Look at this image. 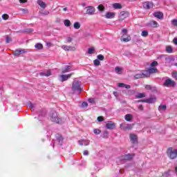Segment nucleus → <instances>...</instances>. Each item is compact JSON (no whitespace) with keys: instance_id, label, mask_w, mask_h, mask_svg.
Listing matches in <instances>:
<instances>
[{"instance_id":"nucleus-18","label":"nucleus","mask_w":177,"mask_h":177,"mask_svg":"<svg viewBox=\"0 0 177 177\" xmlns=\"http://www.w3.org/2000/svg\"><path fill=\"white\" fill-rule=\"evenodd\" d=\"M154 17H156L157 19H160V20L164 19V14L161 12H156L153 13Z\"/></svg>"},{"instance_id":"nucleus-62","label":"nucleus","mask_w":177,"mask_h":177,"mask_svg":"<svg viewBox=\"0 0 177 177\" xmlns=\"http://www.w3.org/2000/svg\"><path fill=\"white\" fill-rule=\"evenodd\" d=\"M116 93H117L114 92V93H113V95H115V94H116Z\"/></svg>"},{"instance_id":"nucleus-3","label":"nucleus","mask_w":177,"mask_h":177,"mask_svg":"<svg viewBox=\"0 0 177 177\" xmlns=\"http://www.w3.org/2000/svg\"><path fill=\"white\" fill-rule=\"evenodd\" d=\"M163 85L167 88H175L176 86V82L169 78L165 81Z\"/></svg>"},{"instance_id":"nucleus-30","label":"nucleus","mask_w":177,"mask_h":177,"mask_svg":"<svg viewBox=\"0 0 177 177\" xmlns=\"http://www.w3.org/2000/svg\"><path fill=\"white\" fill-rule=\"evenodd\" d=\"M57 142H59V145L60 146H62L63 145V136H59L57 138Z\"/></svg>"},{"instance_id":"nucleus-35","label":"nucleus","mask_w":177,"mask_h":177,"mask_svg":"<svg viewBox=\"0 0 177 177\" xmlns=\"http://www.w3.org/2000/svg\"><path fill=\"white\" fill-rule=\"evenodd\" d=\"M95 52V47H91L90 48L88 49L87 53L88 55H92Z\"/></svg>"},{"instance_id":"nucleus-43","label":"nucleus","mask_w":177,"mask_h":177,"mask_svg":"<svg viewBox=\"0 0 177 177\" xmlns=\"http://www.w3.org/2000/svg\"><path fill=\"white\" fill-rule=\"evenodd\" d=\"M158 66V62H157V61H153L151 64V67L154 68L156 66Z\"/></svg>"},{"instance_id":"nucleus-28","label":"nucleus","mask_w":177,"mask_h":177,"mask_svg":"<svg viewBox=\"0 0 177 177\" xmlns=\"http://www.w3.org/2000/svg\"><path fill=\"white\" fill-rule=\"evenodd\" d=\"M35 48L36 49H38L39 50H41L44 49V45H42V44H41V43H38L35 45Z\"/></svg>"},{"instance_id":"nucleus-16","label":"nucleus","mask_w":177,"mask_h":177,"mask_svg":"<svg viewBox=\"0 0 177 177\" xmlns=\"http://www.w3.org/2000/svg\"><path fill=\"white\" fill-rule=\"evenodd\" d=\"M135 80H139L140 78H147V75L144 73H137L134 75Z\"/></svg>"},{"instance_id":"nucleus-46","label":"nucleus","mask_w":177,"mask_h":177,"mask_svg":"<svg viewBox=\"0 0 177 177\" xmlns=\"http://www.w3.org/2000/svg\"><path fill=\"white\" fill-rule=\"evenodd\" d=\"M2 19H3V20H8V19H9V15H8V14H3V15H2Z\"/></svg>"},{"instance_id":"nucleus-10","label":"nucleus","mask_w":177,"mask_h":177,"mask_svg":"<svg viewBox=\"0 0 177 177\" xmlns=\"http://www.w3.org/2000/svg\"><path fill=\"white\" fill-rule=\"evenodd\" d=\"M153 6H154V4H153V3L150 1H146L143 3L144 9H147V10H149V9H151Z\"/></svg>"},{"instance_id":"nucleus-26","label":"nucleus","mask_w":177,"mask_h":177,"mask_svg":"<svg viewBox=\"0 0 177 177\" xmlns=\"http://www.w3.org/2000/svg\"><path fill=\"white\" fill-rule=\"evenodd\" d=\"M149 26L153 27V28H157L158 27V23H157L156 21H151L149 22Z\"/></svg>"},{"instance_id":"nucleus-58","label":"nucleus","mask_w":177,"mask_h":177,"mask_svg":"<svg viewBox=\"0 0 177 177\" xmlns=\"http://www.w3.org/2000/svg\"><path fill=\"white\" fill-rule=\"evenodd\" d=\"M32 31H33V30L31 29V28H29V29H27V30H26V32H32Z\"/></svg>"},{"instance_id":"nucleus-60","label":"nucleus","mask_w":177,"mask_h":177,"mask_svg":"<svg viewBox=\"0 0 177 177\" xmlns=\"http://www.w3.org/2000/svg\"><path fill=\"white\" fill-rule=\"evenodd\" d=\"M174 66H175L176 67H177V63H174Z\"/></svg>"},{"instance_id":"nucleus-47","label":"nucleus","mask_w":177,"mask_h":177,"mask_svg":"<svg viewBox=\"0 0 177 177\" xmlns=\"http://www.w3.org/2000/svg\"><path fill=\"white\" fill-rule=\"evenodd\" d=\"M72 41H73V38L67 37L65 41V44H70V42H72Z\"/></svg>"},{"instance_id":"nucleus-41","label":"nucleus","mask_w":177,"mask_h":177,"mask_svg":"<svg viewBox=\"0 0 177 177\" xmlns=\"http://www.w3.org/2000/svg\"><path fill=\"white\" fill-rule=\"evenodd\" d=\"M102 131H100V129H93V133L95 134V135H100V133H101Z\"/></svg>"},{"instance_id":"nucleus-38","label":"nucleus","mask_w":177,"mask_h":177,"mask_svg":"<svg viewBox=\"0 0 177 177\" xmlns=\"http://www.w3.org/2000/svg\"><path fill=\"white\" fill-rule=\"evenodd\" d=\"M159 111H161V110H167V105H160L158 107Z\"/></svg>"},{"instance_id":"nucleus-11","label":"nucleus","mask_w":177,"mask_h":177,"mask_svg":"<svg viewBox=\"0 0 177 177\" xmlns=\"http://www.w3.org/2000/svg\"><path fill=\"white\" fill-rule=\"evenodd\" d=\"M129 138L132 143H133V144L138 143V135L134 134V133H131L129 135Z\"/></svg>"},{"instance_id":"nucleus-17","label":"nucleus","mask_w":177,"mask_h":177,"mask_svg":"<svg viewBox=\"0 0 177 177\" xmlns=\"http://www.w3.org/2000/svg\"><path fill=\"white\" fill-rule=\"evenodd\" d=\"M120 128L122 131H131L133 127L132 124H127V126H124V124H120Z\"/></svg>"},{"instance_id":"nucleus-59","label":"nucleus","mask_w":177,"mask_h":177,"mask_svg":"<svg viewBox=\"0 0 177 177\" xmlns=\"http://www.w3.org/2000/svg\"><path fill=\"white\" fill-rule=\"evenodd\" d=\"M21 3H26L27 2V0H19Z\"/></svg>"},{"instance_id":"nucleus-48","label":"nucleus","mask_w":177,"mask_h":177,"mask_svg":"<svg viewBox=\"0 0 177 177\" xmlns=\"http://www.w3.org/2000/svg\"><path fill=\"white\" fill-rule=\"evenodd\" d=\"M97 121L99 122H102V121H104V118H103V116H99V117H97Z\"/></svg>"},{"instance_id":"nucleus-32","label":"nucleus","mask_w":177,"mask_h":177,"mask_svg":"<svg viewBox=\"0 0 177 177\" xmlns=\"http://www.w3.org/2000/svg\"><path fill=\"white\" fill-rule=\"evenodd\" d=\"M73 27L75 30H80V28H81V24L79 22H75L73 24Z\"/></svg>"},{"instance_id":"nucleus-21","label":"nucleus","mask_w":177,"mask_h":177,"mask_svg":"<svg viewBox=\"0 0 177 177\" xmlns=\"http://www.w3.org/2000/svg\"><path fill=\"white\" fill-rule=\"evenodd\" d=\"M41 77H50L52 75V72L50 70L47 71L46 73H40Z\"/></svg>"},{"instance_id":"nucleus-22","label":"nucleus","mask_w":177,"mask_h":177,"mask_svg":"<svg viewBox=\"0 0 177 177\" xmlns=\"http://www.w3.org/2000/svg\"><path fill=\"white\" fill-rule=\"evenodd\" d=\"M119 88H125L126 89H131V86L129 84H125L124 83H118Z\"/></svg>"},{"instance_id":"nucleus-37","label":"nucleus","mask_w":177,"mask_h":177,"mask_svg":"<svg viewBox=\"0 0 177 177\" xmlns=\"http://www.w3.org/2000/svg\"><path fill=\"white\" fill-rule=\"evenodd\" d=\"M64 25L66 26V27H70V26H71V21H70V20L68 19H66L64 21Z\"/></svg>"},{"instance_id":"nucleus-4","label":"nucleus","mask_w":177,"mask_h":177,"mask_svg":"<svg viewBox=\"0 0 177 177\" xmlns=\"http://www.w3.org/2000/svg\"><path fill=\"white\" fill-rule=\"evenodd\" d=\"M127 17H129V12L128 11H122L119 15V20L122 21V20H125Z\"/></svg>"},{"instance_id":"nucleus-49","label":"nucleus","mask_w":177,"mask_h":177,"mask_svg":"<svg viewBox=\"0 0 177 177\" xmlns=\"http://www.w3.org/2000/svg\"><path fill=\"white\" fill-rule=\"evenodd\" d=\"M171 23L173 26H175L176 27H177V19H173Z\"/></svg>"},{"instance_id":"nucleus-33","label":"nucleus","mask_w":177,"mask_h":177,"mask_svg":"<svg viewBox=\"0 0 177 177\" xmlns=\"http://www.w3.org/2000/svg\"><path fill=\"white\" fill-rule=\"evenodd\" d=\"M166 51L167 52V53H172V52H174V49L171 46H167L166 47Z\"/></svg>"},{"instance_id":"nucleus-61","label":"nucleus","mask_w":177,"mask_h":177,"mask_svg":"<svg viewBox=\"0 0 177 177\" xmlns=\"http://www.w3.org/2000/svg\"><path fill=\"white\" fill-rule=\"evenodd\" d=\"M64 11L67 10V8H64Z\"/></svg>"},{"instance_id":"nucleus-39","label":"nucleus","mask_w":177,"mask_h":177,"mask_svg":"<svg viewBox=\"0 0 177 177\" xmlns=\"http://www.w3.org/2000/svg\"><path fill=\"white\" fill-rule=\"evenodd\" d=\"M142 37H147V35H149V32H147V30H143L141 33Z\"/></svg>"},{"instance_id":"nucleus-24","label":"nucleus","mask_w":177,"mask_h":177,"mask_svg":"<svg viewBox=\"0 0 177 177\" xmlns=\"http://www.w3.org/2000/svg\"><path fill=\"white\" fill-rule=\"evenodd\" d=\"M148 73L149 74H155L156 73H158V69H157L156 68H149L148 69Z\"/></svg>"},{"instance_id":"nucleus-23","label":"nucleus","mask_w":177,"mask_h":177,"mask_svg":"<svg viewBox=\"0 0 177 177\" xmlns=\"http://www.w3.org/2000/svg\"><path fill=\"white\" fill-rule=\"evenodd\" d=\"M37 4L40 8H43V9H45V8H46V3L42 1V0L37 1Z\"/></svg>"},{"instance_id":"nucleus-12","label":"nucleus","mask_w":177,"mask_h":177,"mask_svg":"<svg viewBox=\"0 0 177 177\" xmlns=\"http://www.w3.org/2000/svg\"><path fill=\"white\" fill-rule=\"evenodd\" d=\"M133 157H135L134 153H132V154L128 153V154L121 156V160H132V158H133Z\"/></svg>"},{"instance_id":"nucleus-5","label":"nucleus","mask_w":177,"mask_h":177,"mask_svg":"<svg viewBox=\"0 0 177 177\" xmlns=\"http://www.w3.org/2000/svg\"><path fill=\"white\" fill-rule=\"evenodd\" d=\"M72 91H80V92L82 91V88H81V84H80V82H73Z\"/></svg>"},{"instance_id":"nucleus-27","label":"nucleus","mask_w":177,"mask_h":177,"mask_svg":"<svg viewBox=\"0 0 177 177\" xmlns=\"http://www.w3.org/2000/svg\"><path fill=\"white\" fill-rule=\"evenodd\" d=\"M113 8L114 9H122V6L120 3H115L113 4Z\"/></svg>"},{"instance_id":"nucleus-53","label":"nucleus","mask_w":177,"mask_h":177,"mask_svg":"<svg viewBox=\"0 0 177 177\" xmlns=\"http://www.w3.org/2000/svg\"><path fill=\"white\" fill-rule=\"evenodd\" d=\"M82 107H88V102H82Z\"/></svg>"},{"instance_id":"nucleus-25","label":"nucleus","mask_w":177,"mask_h":177,"mask_svg":"<svg viewBox=\"0 0 177 177\" xmlns=\"http://www.w3.org/2000/svg\"><path fill=\"white\" fill-rule=\"evenodd\" d=\"M132 118H133V116L131 114H127L124 116V120H126L129 122H131V121H132Z\"/></svg>"},{"instance_id":"nucleus-51","label":"nucleus","mask_w":177,"mask_h":177,"mask_svg":"<svg viewBox=\"0 0 177 177\" xmlns=\"http://www.w3.org/2000/svg\"><path fill=\"white\" fill-rule=\"evenodd\" d=\"M29 107H30V110H34V107H35V106L34 105V104H32V103H30L29 104Z\"/></svg>"},{"instance_id":"nucleus-52","label":"nucleus","mask_w":177,"mask_h":177,"mask_svg":"<svg viewBox=\"0 0 177 177\" xmlns=\"http://www.w3.org/2000/svg\"><path fill=\"white\" fill-rule=\"evenodd\" d=\"M88 102L91 103V104H95V100L93 98H89Z\"/></svg>"},{"instance_id":"nucleus-40","label":"nucleus","mask_w":177,"mask_h":177,"mask_svg":"<svg viewBox=\"0 0 177 177\" xmlns=\"http://www.w3.org/2000/svg\"><path fill=\"white\" fill-rule=\"evenodd\" d=\"M98 60L103 61L104 60V56L102 54H100L97 56Z\"/></svg>"},{"instance_id":"nucleus-20","label":"nucleus","mask_w":177,"mask_h":177,"mask_svg":"<svg viewBox=\"0 0 177 177\" xmlns=\"http://www.w3.org/2000/svg\"><path fill=\"white\" fill-rule=\"evenodd\" d=\"M79 145L80 146H88L89 145V140H81L79 141Z\"/></svg>"},{"instance_id":"nucleus-31","label":"nucleus","mask_w":177,"mask_h":177,"mask_svg":"<svg viewBox=\"0 0 177 177\" xmlns=\"http://www.w3.org/2000/svg\"><path fill=\"white\" fill-rule=\"evenodd\" d=\"M70 68H71V66H66L64 70H62V74H65V73H68L70 71Z\"/></svg>"},{"instance_id":"nucleus-56","label":"nucleus","mask_w":177,"mask_h":177,"mask_svg":"<svg viewBox=\"0 0 177 177\" xmlns=\"http://www.w3.org/2000/svg\"><path fill=\"white\" fill-rule=\"evenodd\" d=\"M138 109H140V111H143V105L142 104L139 105Z\"/></svg>"},{"instance_id":"nucleus-50","label":"nucleus","mask_w":177,"mask_h":177,"mask_svg":"<svg viewBox=\"0 0 177 177\" xmlns=\"http://www.w3.org/2000/svg\"><path fill=\"white\" fill-rule=\"evenodd\" d=\"M145 89H147L148 91H151L152 88L151 85H146L145 86Z\"/></svg>"},{"instance_id":"nucleus-29","label":"nucleus","mask_w":177,"mask_h":177,"mask_svg":"<svg viewBox=\"0 0 177 177\" xmlns=\"http://www.w3.org/2000/svg\"><path fill=\"white\" fill-rule=\"evenodd\" d=\"M115 71H116L117 74H122V71H124V69L122 68H120L119 66H116L115 68Z\"/></svg>"},{"instance_id":"nucleus-57","label":"nucleus","mask_w":177,"mask_h":177,"mask_svg":"<svg viewBox=\"0 0 177 177\" xmlns=\"http://www.w3.org/2000/svg\"><path fill=\"white\" fill-rule=\"evenodd\" d=\"M173 43L174 44V45H177V37L174 39Z\"/></svg>"},{"instance_id":"nucleus-6","label":"nucleus","mask_w":177,"mask_h":177,"mask_svg":"<svg viewBox=\"0 0 177 177\" xmlns=\"http://www.w3.org/2000/svg\"><path fill=\"white\" fill-rule=\"evenodd\" d=\"M131 39L132 38L129 35H122L120 37L121 42H129Z\"/></svg>"},{"instance_id":"nucleus-44","label":"nucleus","mask_w":177,"mask_h":177,"mask_svg":"<svg viewBox=\"0 0 177 177\" xmlns=\"http://www.w3.org/2000/svg\"><path fill=\"white\" fill-rule=\"evenodd\" d=\"M122 35H128V30L127 29H125V28H123L122 29Z\"/></svg>"},{"instance_id":"nucleus-2","label":"nucleus","mask_w":177,"mask_h":177,"mask_svg":"<svg viewBox=\"0 0 177 177\" xmlns=\"http://www.w3.org/2000/svg\"><path fill=\"white\" fill-rule=\"evenodd\" d=\"M167 154L169 158L171 160H175L177 157V150L173 149L172 147H169L167 150Z\"/></svg>"},{"instance_id":"nucleus-7","label":"nucleus","mask_w":177,"mask_h":177,"mask_svg":"<svg viewBox=\"0 0 177 177\" xmlns=\"http://www.w3.org/2000/svg\"><path fill=\"white\" fill-rule=\"evenodd\" d=\"M72 75H74V73H71L68 75H61L59 76V78H61L62 82H64V81H67V80H68V78H71Z\"/></svg>"},{"instance_id":"nucleus-14","label":"nucleus","mask_w":177,"mask_h":177,"mask_svg":"<svg viewBox=\"0 0 177 177\" xmlns=\"http://www.w3.org/2000/svg\"><path fill=\"white\" fill-rule=\"evenodd\" d=\"M106 127L107 129H114V128H115V123H114L113 121H109L106 124Z\"/></svg>"},{"instance_id":"nucleus-54","label":"nucleus","mask_w":177,"mask_h":177,"mask_svg":"<svg viewBox=\"0 0 177 177\" xmlns=\"http://www.w3.org/2000/svg\"><path fill=\"white\" fill-rule=\"evenodd\" d=\"M10 41H12V39H10V37H6V43L9 44V42H10Z\"/></svg>"},{"instance_id":"nucleus-42","label":"nucleus","mask_w":177,"mask_h":177,"mask_svg":"<svg viewBox=\"0 0 177 177\" xmlns=\"http://www.w3.org/2000/svg\"><path fill=\"white\" fill-rule=\"evenodd\" d=\"M97 8L100 12H104V6L103 5L98 6Z\"/></svg>"},{"instance_id":"nucleus-36","label":"nucleus","mask_w":177,"mask_h":177,"mask_svg":"<svg viewBox=\"0 0 177 177\" xmlns=\"http://www.w3.org/2000/svg\"><path fill=\"white\" fill-rule=\"evenodd\" d=\"M171 77H172V78H174V80H175V81H177V71H174L171 73Z\"/></svg>"},{"instance_id":"nucleus-15","label":"nucleus","mask_w":177,"mask_h":177,"mask_svg":"<svg viewBox=\"0 0 177 177\" xmlns=\"http://www.w3.org/2000/svg\"><path fill=\"white\" fill-rule=\"evenodd\" d=\"M62 48L64 49V50H66V51H70V50H75L76 48L74 46H67V45H63L62 46Z\"/></svg>"},{"instance_id":"nucleus-19","label":"nucleus","mask_w":177,"mask_h":177,"mask_svg":"<svg viewBox=\"0 0 177 177\" xmlns=\"http://www.w3.org/2000/svg\"><path fill=\"white\" fill-rule=\"evenodd\" d=\"M115 17V12H108L105 15L106 19H114Z\"/></svg>"},{"instance_id":"nucleus-34","label":"nucleus","mask_w":177,"mask_h":177,"mask_svg":"<svg viewBox=\"0 0 177 177\" xmlns=\"http://www.w3.org/2000/svg\"><path fill=\"white\" fill-rule=\"evenodd\" d=\"M136 97L137 99H142V97H146V95L144 93H140L136 96Z\"/></svg>"},{"instance_id":"nucleus-9","label":"nucleus","mask_w":177,"mask_h":177,"mask_svg":"<svg viewBox=\"0 0 177 177\" xmlns=\"http://www.w3.org/2000/svg\"><path fill=\"white\" fill-rule=\"evenodd\" d=\"M27 51L24 49L21 50H15L13 53L14 56H17V57H19L20 55H24V53H26Z\"/></svg>"},{"instance_id":"nucleus-1","label":"nucleus","mask_w":177,"mask_h":177,"mask_svg":"<svg viewBox=\"0 0 177 177\" xmlns=\"http://www.w3.org/2000/svg\"><path fill=\"white\" fill-rule=\"evenodd\" d=\"M50 120L53 122H56V124H62V119L59 118V116L57 115V113L56 111L52 110L50 112Z\"/></svg>"},{"instance_id":"nucleus-55","label":"nucleus","mask_w":177,"mask_h":177,"mask_svg":"<svg viewBox=\"0 0 177 177\" xmlns=\"http://www.w3.org/2000/svg\"><path fill=\"white\" fill-rule=\"evenodd\" d=\"M84 156H88L89 155V152L88 151V150H85L84 151Z\"/></svg>"},{"instance_id":"nucleus-45","label":"nucleus","mask_w":177,"mask_h":177,"mask_svg":"<svg viewBox=\"0 0 177 177\" xmlns=\"http://www.w3.org/2000/svg\"><path fill=\"white\" fill-rule=\"evenodd\" d=\"M93 63L94 66H100V61H99V59H95Z\"/></svg>"},{"instance_id":"nucleus-13","label":"nucleus","mask_w":177,"mask_h":177,"mask_svg":"<svg viewBox=\"0 0 177 177\" xmlns=\"http://www.w3.org/2000/svg\"><path fill=\"white\" fill-rule=\"evenodd\" d=\"M86 15H95V8L93 6L86 7Z\"/></svg>"},{"instance_id":"nucleus-8","label":"nucleus","mask_w":177,"mask_h":177,"mask_svg":"<svg viewBox=\"0 0 177 177\" xmlns=\"http://www.w3.org/2000/svg\"><path fill=\"white\" fill-rule=\"evenodd\" d=\"M156 100H157V98H156V97H153L146 100H140L138 102H142V103H154Z\"/></svg>"}]
</instances>
